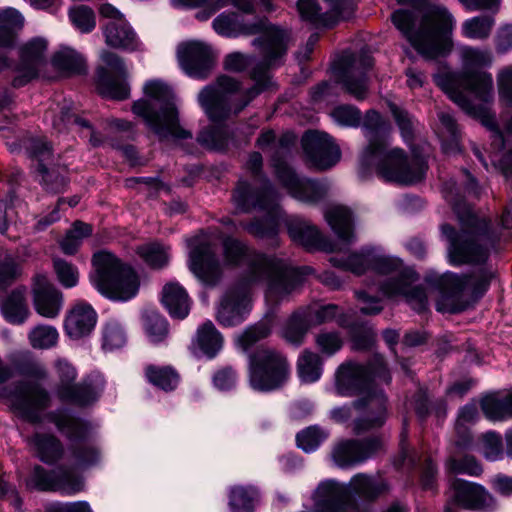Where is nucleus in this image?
I'll use <instances>...</instances> for the list:
<instances>
[{
	"instance_id": "f257e3e1",
	"label": "nucleus",
	"mask_w": 512,
	"mask_h": 512,
	"mask_svg": "<svg viewBox=\"0 0 512 512\" xmlns=\"http://www.w3.org/2000/svg\"><path fill=\"white\" fill-rule=\"evenodd\" d=\"M214 31L223 37L257 35L252 45L259 51L261 60L254 67L252 78L256 85L245 95H236L240 83L229 76H219L215 83L206 86L198 95V101L213 122L229 118L242 111L248 103L267 88L266 69L278 63L285 55L290 41V31L269 23L265 19L244 22L237 13H221L212 22Z\"/></svg>"
},
{
	"instance_id": "f03ea898",
	"label": "nucleus",
	"mask_w": 512,
	"mask_h": 512,
	"mask_svg": "<svg viewBox=\"0 0 512 512\" xmlns=\"http://www.w3.org/2000/svg\"><path fill=\"white\" fill-rule=\"evenodd\" d=\"M225 266H236L247 258L244 276L223 296L217 319L224 326L240 324L251 309V289L266 283V299L271 303L285 300L312 273L310 267L294 268L286 260L260 253L249 254L241 241L227 237L223 240Z\"/></svg>"
},
{
	"instance_id": "7ed1b4c3",
	"label": "nucleus",
	"mask_w": 512,
	"mask_h": 512,
	"mask_svg": "<svg viewBox=\"0 0 512 512\" xmlns=\"http://www.w3.org/2000/svg\"><path fill=\"white\" fill-rule=\"evenodd\" d=\"M459 57L463 71L461 73H439L435 75L436 84L467 114L481 119L483 125H488L490 119L484 115L482 108L471 99L487 104L493 100L494 85L491 73L483 71L490 67L494 57L488 48L462 46Z\"/></svg>"
},
{
	"instance_id": "20e7f679",
	"label": "nucleus",
	"mask_w": 512,
	"mask_h": 512,
	"mask_svg": "<svg viewBox=\"0 0 512 512\" xmlns=\"http://www.w3.org/2000/svg\"><path fill=\"white\" fill-rule=\"evenodd\" d=\"M425 0H397L409 4L412 10L399 9L391 15L394 26L424 57L436 58L448 54L452 49L454 19L443 6H431L422 12Z\"/></svg>"
},
{
	"instance_id": "39448f33",
	"label": "nucleus",
	"mask_w": 512,
	"mask_h": 512,
	"mask_svg": "<svg viewBox=\"0 0 512 512\" xmlns=\"http://www.w3.org/2000/svg\"><path fill=\"white\" fill-rule=\"evenodd\" d=\"M331 261L334 266L349 270L356 275H361L370 269L378 277L381 293L385 297L403 296L418 311L424 310L427 306L424 290L412 286L415 281L414 273L405 269L398 258L372 248L362 250L360 253H352L346 259L332 258Z\"/></svg>"
},
{
	"instance_id": "423d86ee",
	"label": "nucleus",
	"mask_w": 512,
	"mask_h": 512,
	"mask_svg": "<svg viewBox=\"0 0 512 512\" xmlns=\"http://www.w3.org/2000/svg\"><path fill=\"white\" fill-rule=\"evenodd\" d=\"M376 366L367 370L364 366L347 361L342 363L335 373V390L340 396H352L365 393L354 402L353 407L361 413L355 421L356 433L381 426L386 419V398L381 391L370 388L371 375L382 376L385 371L382 357L377 356Z\"/></svg>"
},
{
	"instance_id": "0eeeda50",
	"label": "nucleus",
	"mask_w": 512,
	"mask_h": 512,
	"mask_svg": "<svg viewBox=\"0 0 512 512\" xmlns=\"http://www.w3.org/2000/svg\"><path fill=\"white\" fill-rule=\"evenodd\" d=\"M145 98L134 102L133 113L144 120L160 139H191L190 131L179 122L175 97L171 88L161 80H149L143 86Z\"/></svg>"
},
{
	"instance_id": "6e6552de",
	"label": "nucleus",
	"mask_w": 512,
	"mask_h": 512,
	"mask_svg": "<svg viewBox=\"0 0 512 512\" xmlns=\"http://www.w3.org/2000/svg\"><path fill=\"white\" fill-rule=\"evenodd\" d=\"M89 279L100 294L117 301L132 299L140 286L133 267L106 250L94 253Z\"/></svg>"
},
{
	"instance_id": "1a4fd4ad",
	"label": "nucleus",
	"mask_w": 512,
	"mask_h": 512,
	"mask_svg": "<svg viewBox=\"0 0 512 512\" xmlns=\"http://www.w3.org/2000/svg\"><path fill=\"white\" fill-rule=\"evenodd\" d=\"M278 200L279 194L268 180L262 184L261 188L252 187L241 180L232 196L235 209L240 213H249L253 210L265 212L263 220H254L245 226L250 234L260 238L271 237L277 233L282 217Z\"/></svg>"
},
{
	"instance_id": "9d476101",
	"label": "nucleus",
	"mask_w": 512,
	"mask_h": 512,
	"mask_svg": "<svg viewBox=\"0 0 512 512\" xmlns=\"http://www.w3.org/2000/svg\"><path fill=\"white\" fill-rule=\"evenodd\" d=\"M363 166H374L386 181L409 185L420 181L425 173L423 160L409 158L400 148H389V142L382 143L374 150H363Z\"/></svg>"
},
{
	"instance_id": "9b49d317",
	"label": "nucleus",
	"mask_w": 512,
	"mask_h": 512,
	"mask_svg": "<svg viewBox=\"0 0 512 512\" xmlns=\"http://www.w3.org/2000/svg\"><path fill=\"white\" fill-rule=\"evenodd\" d=\"M494 273L483 268L468 276L446 273L440 281L436 308L443 313H457L468 306L467 296L477 298L487 291Z\"/></svg>"
},
{
	"instance_id": "f8f14e48",
	"label": "nucleus",
	"mask_w": 512,
	"mask_h": 512,
	"mask_svg": "<svg viewBox=\"0 0 512 512\" xmlns=\"http://www.w3.org/2000/svg\"><path fill=\"white\" fill-rule=\"evenodd\" d=\"M57 428L72 442L67 455L71 467L86 469L100 459V450L91 440V427L69 415L59 412L51 417Z\"/></svg>"
},
{
	"instance_id": "ddd939ff",
	"label": "nucleus",
	"mask_w": 512,
	"mask_h": 512,
	"mask_svg": "<svg viewBox=\"0 0 512 512\" xmlns=\"http://www.w3.org/2000/svg\"><path fill=\"white\" fill-rule=\"evenodd\" d=\"M290 378L287 358L277 350L261 348L250 357L249 385L259 392L283 387Z\"/></svg>"
},
{
	"instance_id": "4468645a",
	"label": "nucleus",
	"mask_w": 512,
	"mask_h": 512,
	"mask_svg": "<svg viewBox=\"0 0 512 512\" xmlns=\"http://www.w3.org/2000/svg\"><path fill=\"white\" fill-rule=\"evenodd\" d=\"M476 222V217L469 214L470 229L462 228L457 232L448 224L442 225V233L449 241L448 257L451 264L482 263L487 259V251L476 243L479 230Z\"/></svg>"
},
{
	"instance_id": "2eb2a0df",
	"label": "nucleus",
	"mask_w": 512,
	"mask_h": 512,
	"mask_svg": "<svg viewBox=\"0 0 512 512\" xmlns=\"http://www.w3.org/2000/svg\"><path fill=\"white\" fill-rule=\"evenodd\" d=\"M271 165L279 183L296 200L313 205L326 196L328 185L325 182L298 177L284 157L275 154Z\"/></svg>"
},
{
	"instance_id": "dca6fc26",
	"label": "nucleus",
	"mask_w": 512,
	"mask_h": 512,
	"mask_svg": "<svg viewBox=\"0 0 512 512\" xmlns=\"http://www.w3.org/2000/svg\"><path fill=\"white\" fill-rule=\"evenodd\" d=\"M373 66L372 57L365 52L344 54L335 65L338 82L356 100H364L369 93L367 70Z\"/></svg>"
},
{
	"instance_id": "f3484780",
	"label": "nucleus",
	"mask_w": 512,
	"mask_h": 512,
	"mask_svg": "<svg viewBox=\"0 0 512 512\" xmlns=\"http://www.w3.org/2000/svg\"><path fill=\"white\" fill-rule=\"evenodd\" d=\"M188 268L206 287L217 286L224 277V265L215 256L210 242L204 235H197L189 242Z\"/></svg>"
},
{
	"instance_id": "a211bd4d",
	"label": "nucleus",
	"mask_w": 512,
	"mask_h": 512,
	"mask_svg": "<svg viewBox=\"0 0 512 512\" xmlns=\"http://www.w3.org/2000/svg\"><path fill=\"white\" fill-rule=\"evenodd\" d=\"M56 373L60 379L58 396L77 405H88L98 399L104 389V381L101 377L90 379L80 385H74L76 378L75 368L65 359L55 361Z\"/></svg>"
},
{
	"instance_id": "6ab92c4d",
	"label": "nucleus",
	"mask_w": 512,
	"mask_h": 512,
	"mask_svg": "<svg viewBox=\"0 0 512 512\" xmlns=\"http://www.w3.org/2000/svg\"><path fill=\"white\" fill-rule=\"evenodd\" d=\"M102 62L110 68L111 72L117 73L118 77L112 76L106 69L98 70L97 89L106 98L123 100L129 96L130 88L126 81L127 72L122 59L115 53L103 50L100 53Z\"/></svg>"
},
{
	"instance_id": "aec40b11",
	"label": "nucleus",
	"mask_w": 512,
	"mask_h": 512,
	"mask_svg": "<svg viewBox=\"0 0 512 512\" xmlns=\"http://www.w3.org/2000/svg\"><path fill=\"white\" fill-rule=\"evenodd\" d=\"M99 12L102 17L107 19V23L103 27V34L108 46L128 51L139 48L140 42L135 32L117 8L111 4H103Z\"/></svg>"
},
{
	"instance_id": "412c9836",
	"label": "nucleus",
	"mask_w": 512,
	"mask_h": 512,
	"mask_svg": "<svg viewBox=\"0 0 512 512\" xmlns=\"http://www.w3.org/2000/svg\"><path fill=\"white\" fill-rule=\"evenodd\" d=\"M302 147L308 162L318 170L330 169L341 158L339 146L325 132H306L302 137Z\"/></svg>"
},
{
	"instance_id": "4be33fe9",
	"label": "nucleus",
	"mask_w": 512,
	"mask_h": 512,
	"mask_svg": "<svg viewBox=\"0 0 512 512\" xmlns=\"http://www.w3.org/2000/svg\"><path fill=\"white\" fill-rule=\"evenodd\" d=\"M47 48L48 42L42 37H35L20 48V62L12 81L14 87L24 86L39 75L46 64Z\"/></svg>"
},
{
	"instance_id": "5701e85b",
	"label": "nucleus",
	"mask_w": 512,
	"mask_h": 512,
	"mask_svg": "<svg viewBox=\"0 0 512 512\" xmlns=\"http://www.w3.org/2000/svg\"><path fill=\"white\" fill-rule=\"evenodd\" d=\"M177 57L181 68L190 77L203 79L211 70V49L203 42L187 41L179 44Z\"/></svg>"
},
{
	"instance_id": "b1692460",
	"label": "nucleus",
	"mask_w": 512,
	"mask_h": 512,
	"mask_svg": "<svg viewBox=\"0 0 512 512\" xmlns=\"http://www.w3.org/2000/svg\"><path fill=\"white\" fill-rule=\"evenodd\" d=\"M33 306L35 311L48 319L56 318L63 308V293L54 286L45 274H36L32 281Z\"/></svg>"
},
{
	"instance_id": "393cba45",
	"label": "nucleus",
	"mask_w": 512,
	"mask_h": 512,
	"mask_svg": "<svg viewBox=\"0 0 512 512\" xmlns=\"http://www.w3.org/2000/svg\"><path fill=\"white\" fill-rule=\"evenodd\" d=\"M29 485L38 490L60 491L66 495H73L84 489V481L81 477L67 470L48 473L40 466L34 468Z\"/></svg>"
},
{
	"instance_id": "a878e982",
	"label": "nucleus",
	"mask_w": 512,
	"mask_h": 512,
	"mask_svg": "<svg viewBox=\"0 0 512 512\" xmlns=\"http://www.w3.org/2000/svg\"><path fill=\"white\" fill-rule=\"evenodd\" d=\"M380 447L381 441L376 438L364 441L343 440L334 446L331 456L336 465L344 468L364 462L373 456Z\"/></svg>"
},
{
	"instance_id": "bb28decb",
	"label": "nucleus",
	"mask_w": 512,
	"mask_h": 512,
	"mask_svg": "<svg viewBox=\"0 0 512 512\" xmlns=\"http://www.w3.org/2000/svg\"><path fill=\"white\" fill-rule=\"evenodd\" d=\"M48 403L49 395L40 387L28 388L11 399L14 410L30 422L40 421V414Z\"/></svg>"
},
{
	"instance_id": "cd10ccee",
	"label": "nucleus",
	"mask_w": 512,
	"mask_h": 512,
	"mask_svg": "<svg viewBox=\"0 0 512 512\" xmlns=\"http://www.w3.org/2000/svg\"><path fill=\"white\" fill-rule=\"evenodd\" d=\"M451 498L470 509H483L494 504L493 497L480 485L455 479L451 484Z\"/></svg>"
},
{
	"instance_id": "c85d7f7f",
	"label": "nucleus",
	"mask_w": 512,
	"mask_h": 512,
	"mask_svg": "<svg viewBox=\"0 0 512 512\" xmlns=\"http://www.w3.org/2000/svg\"><path fill=\"white\" fill-rule=\"evenodd\" d=\"M337 485L345 488V496L338 502L342 506L338 512H345L351 499V494H357L366 499H373L384 493L388 486L386 482L380 478L368 476L366 474L355 475L348 486L334 481Z\"/></svg>"
},
{
	"instance_id": "c756f323",
	"label": "nucleus",
	"mask_w": 512,
	"mask_h": 512,
	"mask_svg": "<svg viewBox=\"0 0 512 512\" xmlns=\"http://www.w3.org/2000/svg\"><path fill=\"white\" fill-rule=\"evenodd\" d=\"M96 322L95 310L89 304L77 303L69 310L64 328L70 338L79 339L89 335L95 328Z\"/></svg>"
},
{
	"instance_id": "7c9ffc66",
	"label": "nucleus",
	"mask_w": 512,
	"mask_h": 512,
	"mask_svg": "<svg viewBox=\"0 0 512 512\" xmlns=\"http://www.w3.org/2000/svg\"><path fill=\"white\" fill-rule=\"evenodd\" d=\"M223 347V337L211 321L198 327L190 350L196 357L214 358Z\"/></svg>"
},
{
	"instance_id": "2f4dec72",
	"label": "nucleus",
	"mask_w": 512,
	"mask_h": 512,
	"mask_svg": "<svg viewBox=\"0 0 512 512\" xmlns=\"http://www.w3.org/2000/svg\"><path fill=\"white\" fill-rule=\"evenodd\" d=\"M345 492V488L333 480L322 481L312 496L313 509L305 508L301 512H338L342 508L338 502L345 496Z\"/></svg>"
},
{
	"instance_id": "473e14b6",
	"label": "nucleus",
	"mask_w": 512,
	"mask_h": 512,
	"mask_svg": "<svg viewBox=\"0 0 512 512\" xmlns=\"http://www.w3.org/2000/svg\"><path fill=\"white\" fill-rule=\"evenodd\" d=\"M287 228L292 240L307 249H328L319 229L308 221L294 217L288 220Z\"/></svg>"
},
{
	"instance_id": "72a5a7b5",
	"label": "nucleus",
	"mask_w": 512,
	"mask_h": 512,
	"mask_svg": "<svg viewBox=\"0 0 512 512\" xmlns=\"http://www.w3.org/2000/svg\"><path fill=\"white\" fill-rule=\"evenodd\" d=\"M171 2L176 7H202L196 13V18L200 21L208 20L218 10L230 3L246 13L252 12L254 8L252 0H171Z\"/></svg>"
},
{
	"instance_id": "f704fd0d",
	"label": "nucleus",
	"mask_w": 512,
	"mask_h": 512,
	"mask_svg": "<svg viewBox=\"0 0 512 512\" xmlns=\"http://www.w3.org/2000/svg\"><path fill=\"white\" fill-rule=\"evenodd\" d=\"M324 216L338 239L345 243H351L355 239L352 213L349 208L334 205L326 210Z\"/></svg>"
},
{
	"instance_id": "c9c22d12",
	"label": "nucleus",
	"mask_w": 512,
	"mask_h": 512,
	"mask_svg": "<svg viewBox=\"0 0 512 512\" xmlns=\"http://www.w3.org/2000/svg\"><path fill=\"white\" fill-rule=\"evenodd\" d=\"M0 308L5 319L12 324L24 323L29 314V308L26 303V288L19 287L0 302Z\"/></svg>"
},
{
	"instance_id": "e433bc0d",
	"label": "nucleus",
	"mask_w": 512,
	"mask_h": 512,
	"mask_svg": "<svg viewBox=\"0 0 512 512\" xmlns=\"http://www.w3.org/2000/svg\"><path fill=\"white\" fill-rule=\"evenodd\" d=\"M481 409L491 421L512 418V391L486 395L481 400Z\"/></svg>"
},
{
	"instance_id": "4c0bfd02",
	"label": "nucleus",
	"mask_w": 512,
	"mask_h": 512,
	"mask_svg": "<svg viewBox=\"0 0 512 512\" xmlns=\"http://www.w3.org/2000/svg\"><path fill=\"white\" fill-rule=\"evenodd\" d=\"M162 302L174 318H185L190 310V301L185 289L177 282L163 287Z\"/></svg>"
},
{
	"instance_id": "58836bf2",
	"label": "nucleus",
	"mask_w": 512,
	"mask_h": 512,
	"mask_svg": "<svg viewBox=\"0 0 512 512\" xmlns=\"http://www.w3.org/2000/svg\"><path fill=\"white\" fill-rule=\"evenodd\" d=\"M363 130L368 140V145L364 150H374L380 147L382 143L388 142L387 136L390 131V126L375 110H370L366 113L363 122Z\"/></svg>"
},
{
	"instance_id": "ea45409f",
	"label": "nucleus",
	"mask_w": 512,
	"mask_h": 512,
	"mask_svg": "<svg viewBox=\"0 0 512 512\" xmlns=\"http://www.w3.org/2000/svg\"><path fill=\"white\" fill-rule=\"evenodd\" d=\"M259 499V490L252 485H235L228 491L230 512H254Z\"/></svg>"
},
{
	"instance_id": "a19ab883",
	"label": "nucleus",
	"mask_w": 512,
	"mask_h": 512,
	"mask_svg": "<svg viewBox=\"0 0 512 512\" xmlns=\"http://www.w3.org/2000/svg\"><path fill=\"white\" fill-rule=\"evenodd\" d=\"M31 445L41 461L52 464L63 455L61 442L53 435L37 433L31 439Z\"/></svg>"
},
{
	"instance_id": "79ce46f5",
	"label": "nucleus",
	"mask_w": 512,
	"mask_h": 512,
	"mask_svg": "<svg viewBox=\"0 0 512 512\" xmlns=\"http://www.w3.org/2000/svg\"><path fill=\"white\" fill-rule=\"evenodd\" d=\"M23 26V17L12 8L0 12V48L14 45L16 33Z\"/></svg>"
},
{
	"instance_id": "37998d69",
	"label": "nucleus",
	"mask_w": 512,
	"mask_h": 512,
	"mask_svg": "<svg viewBox=\"0 0 512 512\" xmlns=\"http://www.w3.org/2000/svg\"><path fill=\"white\" fill-rule=\"evenodd\" d=\"M438 117L440 121L438 135L442 142L443 151L446 154L459 152V131L453 116L448 112H440Z\"/></svg>"
},
{
	"instance_id": "c03bdc74",
	"label": "nucleus",
	"mask_w": 512,
	"mask_h": 512,
	"mask_svg": "<svg viewBox=\"0 0 512 512\" xmlns=\"http://www.w3.org/2000/svg\"><path fill=\"white\" fill-rule=\"evenodd\" d=\"M136 253L146 265L153 269L166 267L170 260V247L159 242L140 245Z\"/></svg>"
},
{
	"instance_id": "a18cd8bd",
	"label": "nucleus",
	"mask_w": 512,
	"mask_h": 512,
	"mask_svg": "<svg viewBox=\"0 0 512 512\" xmlns=\"http://www.w3.org/2000/svg\"><path fill=\"white\" fill-rule=\"evenodd\" d=\"M52 65L57 70L68 74H80L86 69L83 56L69 47H63L53 55Z\"/></svg>"
},
{
	"instance_id": "49530a36",
	"label": "nucleus",
	"mask_w": 512,
	"mask_h": 512,
	"mask_svg": "<svg viewBox=\"0 0 512 512\" xmlns=\"http://www.w3.org/2000/svg\"><path fill=\"white\" fill-rule=\"evenodd\" d=\"M322 359L310 350H304L297 360V373L303 383H314L322 375Z\"/></svg>"
},
{
	"instance_id": "de8ad7c7",
	"label": "nucleus",
	"mask_w": 512,
	"mask_h": 512,
	"mask_svg": "<svg viewBox=\"0 0 512 512\" xmlns=\"http://www.w3.org/2000/svg\"><path fill=\"white\" fill-rule=\"evenodd\" d=\"M127 342V330L117 319L108 320L102 328V347L107 351L122 348Z\"/></svg>"
},
{
	"instance_id": "09e8293b",
	"label": "nucleus",
	"mask_w": 512,
	"mask_h": 512,
	"mask_svg": "<svg viewBox=\"0 0 512 512\" xmlns=\"http://www.w3.org/2000/svg\"><path fill=\"white\" fill-rule=\"evenodd\" d=\"M28 341L33 349L48 350L58 344L59 332L51 325H37L29 331Z\"/></svg>"
},
{
	"instance_id": "8fccbe9b",
	"label": "nucleus",
	"mask_w": 512,
	"mask_h": 512,
	"mask_svg": "<svg viewBox=\"0 0 512 512\" xmlns=\"http://www.w3.org/2000/svg\"><path fill=\"white\" fill-rule=\"evenodd\" d=\"M145 333L152 343L163 342L168 335V324L165 318L154 310H146L143 314Z\"/></svg>"
},
{
	"instance_id": "3c124183",
	"label": "nucleus",
	"mask_w": 512,
	"mask_h": 512,
	"mask_svg": "<svg viewBox=\"0 0 512 512\" xmlns=\"http://www.w3.org/2000/svg\"><path fill=\"white\" fill-rule=\"evenodd\" d=\"M145 377L149 383L164 391H171L178 385V375L170 367L149 365L145 368Z\"/></svg>"
},
{
	"instance_id": "603ef678",
	"label": "nucleus",
	"mask_w": 512,
	"mask_h": 512,
	"mask_svg": "<svg viewBox=\"0 0 512 512\" xmlns=\"http://www.w3.org/2000/svg\"><path fill=\"white\" fill-rule=\"evenodd\" d=\"M495 20L491 16H475L463 22L462 34L474 40L487 39L492 31Z\"/></svg>"
},
{
	"instance_id": "864d4df0",
	"label": "nucleus",
	"mask_w": 512,
	"mask_h": 512,
	"mask_svg": "<svg viewBox=\"0 0 512 512\" xmlns=\"http://www.w3.org/2000/svg\"><path fill=\"white\" fill-rule=\"evenodd\" d=\"M92 232L89 224L77 221L67 232L64 239L60 242L62 251L65 254H74L81 245L84 238L88 237Z\"/></svg>"
},
{
	"instance_id": "5fc2aeb1",
	"label": "nucleus",
	"mask_w": 512,
	"mask_h": 512,
	"mask_svg": "<svg viewBox=\"0 0 512 512\" xmlns=\"http://www.w3.org/2000/svg\"><path fill=\"white\" fill-rule=\"evenodd\" d=\"M72 25L81 33H89L96 26L94 11L86 5H75L68 11Z\"/></svg>"
},
{
	"instance_id": "6e6d98bb",
	"label": "nucleus",
	"mask_w": 512,
	"mask_h": 512,
	"mask_svg": "<svg viewBox=\"0 0 512 512\" xmlns=\"http://www.w3.org/2000/svg\"><path fill=\"white\" fill-rule=\"evenodd\" d=\"M272 323L270 319L259 322L258 324L247 328L237 338L238 345L244 350H248L257 341L270 335Z\"/></svg>"
},
{
	"instance_id": "4d7b16f0",
	"label": "nucleus",
	"mask_w": 512,
	"mask_h": 512,
	"mask_svg": "<svg viewBox=\"0 0 512 512\" xmlns=\"http://www.w3.org/2000/svg\"><path fill=\"white\" fill-rule=\"evenodd\" d=\"M308 330L305 318L300 313H295L282 329V337L289 343L300 345Z\"/></svg>"
},
{
	"instance_id": "13d9d810",
	"label": "nucleus",
	"mask_w": 512,
	"mask_h": 512,
	"mask_svg": "<svg viewBox=\"0 0 512 512\" xmlns=\"http://www.w3.org/2000/svg\"><path fill=\"white\" fill-rule=\"evenodd\" d=\"M53 270L57 280L64 288H73L79 282V270L78 268L61 259H53Z\"/></svg>"
},
{
	"instance_id": "bf43d9fd",
	"label": "nucleus",
	"mask_w": 512,
	"mask_h": 512,
	"mask_svg": "<svg viewBox=\"0 0 512 512\" xmlns=\"http://www.w3.org/2000/svg\"><path fill=\"white\" fill-rule=\"evenodd\" d=\"M297 8L303 20L309 21L316 26H330L328 13H320L316 0H298Z\"/></svg>"
},
{
	"instance_id": "052dcab7",
	"label": "nucleus",
	"mask_w": 512,
	"mask_h": 512,
	"mask_svg": "<svg viewBox=\"0 0 512 512\" xmlns=\"http://www.w3.org/2000/svg\"><path fill=\"white\" fill-rule=\"evenodd\" d=\"M327 436L319 427H309L297 434L296 441L299 448L309 453L315 451Z\"/></svg>"
},
{
	"instance_id": "680f3d73",
	"label": "nucleus",
	"mask_w": 512,
	"mask_h": 512,
	"mask_svg": "<svg viewBox=\"0 0 512 512\" xmlns=\"http://www.w3.org/2000/svg\"><path fill=\"white\" fill-rule=\"evenodd\" d=\"M333 121L343 127H357L361 122V112L352 105H339L330 113Z\"/></svg>"
},
{
	"instance_id": "e2e57ef3",
	"label": "nucleus",
	"mask_w": 512,
	"mask_h": 512,
	"mask_svg": "<svg viewBox=\"0 0 512 512\" xmlns=\"http://www.w3.org/2000/svg\"><path fill=\"white\" fill-rule=\"evenodd\" d=\"M315 344L322 354L332 356L343 346V339L338 332L322 331L315 337Z\"/></svg>"
},
{
	"instance_id": "0e129e2a",
	"label": "nucleus",
	"mask_w": 512,
	"mask_h": 512,
	"mask_svg": "<svg viewBox=\"0 0 512 512\" xmlns=\"http://www.w3.org/2000/svg\"><path fill=\"white\" fill-rule=\"evenodd\" d=\"M198 142L209 149L221 150L227 144V137L221 127L210 126L201 131L197 138Z\"/></svg>"
},
{
	"instance_id": "69168bd1",
	"label": "nucleus",
	"mask_w": 512,
	"mask_h": 512,
	"mask_svg": "<svg viewBox=\"0 0 512 512\" xmlns=\"http://www.w3.org/2000/svg\"><path fill=\"white\" fill-rule=\"evenodd\" d=\"M329 6L328 19L330 26L339 20L350 18L355 10L353 0H325Z\"/></svg>"
},
{
	"instance_id": "338daca9",
	"label": "nucleus",
	"mask_w": 512,
	"mask_h": 512,
	"mask_svg": "<svg viewBox=\"0 0 512 512\" xmlns=\"http://www.w3.org/2000/svg\"><path fill=\"white\" fill-rule=\"evenodd\" d=\"M12 367L14 372L17 371L23 376L36 380L45 379L48 374L43 363L31 358L18 362Z\"/></svg>"
},
{
	"instance_id": "774afa93",
	"label": "nucleus",
	"mask_w": 512,
	"mask_h": 512,
	"mask_svg": "<svg viewBox=\"0 0 512 512\" xmlns=\"http://www.w3.org/2000/svg\"><path fill=\"white\" fill-rule=\"evenodd\" d=\"M499 97L512 104V65L503 67L497 73Z\"/></svg>"
}]
</instances>
